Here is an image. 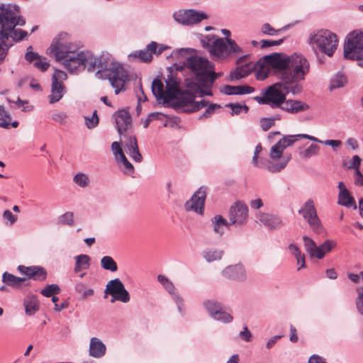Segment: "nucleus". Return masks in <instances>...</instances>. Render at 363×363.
I'll return each mask as SVG.
<instances>
[{
  "instance_id": "1",
  "label": "nucleus",
  "mask_w": 363,
  "mask_h": 363,
  "mask_svg": "<svg viewBox=\"0 0 363 363\" xmlns=\"http://www.w3.org/2000/svg\"><path fill=\"white\" fill-rule=\"evenodd\" d=\"M265 62L275 69L281 82L268 86L262 91V96L255 97V100L272 108H280L288 93L297 94L301 92V82L305 80L310 71V62L301 54L287 55L281 52L265 56Z\"/></svg>"
},
{
  "instance_id": "2",
  "label": "nucleus",
  "mask_w": 363,
  "mask_h": 363,
  "mask_svg": "<svg viewBox=\"0 0 363 363\" xmlns=\"http://www.w3.org/2000/svg\"><path fill=\"white\" fill-rule=\"evenodd\" d=\"M185 66L191 71L194 78L185 79L186 89L184 93L177 99L176 106L183 112L191 113L207 106L206 100L196 101L195 98L212 95L211 88L217 79V74L214 72L213 65L206 58L200 56L188 57Z\"/></svg>"
},
{
  "instance_id": "3",
  "label": "nucleus",
  "mask_w": 363,
  "mask_h": 363,
  "mask_svg": "<svg viewBox=\"0 0 363 363\" xmlns=\"http://www.w3.org/2000/svg\"><path fill=\"white\" fill-rule=\"evenodd\" d=\"M47 53L70 73L79 69L87 67L91 70L98 67V59L89 52L79 51L71 35L65 32L60 33L52 40Z\"/></svg>"
},
{
  "instance_id": "4",
  "label": "nucleus",
  "mask_w": 363,
  "mask_h": 363,
  "mask_svg": "<svg viewBox=\"0 0 363 363\" xmlns=\"http://www.w3.org/2000/svg\"><path fill=\"white\" fill-rule=\"evenodd\" d=\"M26 21L21 16L9 8H0V64L4 61L6 54V40L11 37L15 41L23 40L28 33L21 29H14L17 25L23 26Z\"/></svg>"
},
{
  "instance_id": "5",
  "label": "nucleus",
  "mask_w": 363,
  "mask_h": 363,
  "mask_svg": "<svg viewBox=\"0 0 363 363\" xmlns=\"http://www.w3.org/2000/svg\"><path fill=\"white\" fill-rule=\"evenodd\" d=\"M17 269L24 277H16L8 272H5L2 274V282L13 289L21 290L23 287L30 286L28 280L30 279L43 281L47 278V272L41 267L19 265Z\"/></svg>"
},
{
  "instance_id": "6",
  "label": "nucleus",
  "mask_w": 363,
  "mask_h": 363,
  "mask_svg": "<svg viewBox=\"0 0 363 363\" xmlns=\"http://www.w3.org/2000/svg\"><path fill=\"white\" fill-rule=\"evenodd\" d=\"M308 43L314 52L332 57L337 50L338 38L336 34L329 30L320 29L310 35Z\"/></svg>"
},
{
  "instance_id": "7",
  "label": "nucleus",
  "mask_w": 363,
  "mask_h": 363,
  "mask_svg": "<svg viewBox=\"0 0 363 363\" xmlns=\"http://www.w3.org/2000/svg\"><path fill=\"white\" fill-rule=\"evenodd\" d=\"M100 77L108 79L111 86L115 89V94H118L125 89V85L130 80V75L124 67L117 62H111L101 70L98 71Z\"/></svg>"
},
{
  "instance_id": "8",
  "label": "nucleus",
  "mask_w": 363,
  "mask_h": 363,
  "mask_svg": "<svg viewBox=\"0 0 363 363\" xmlns=\"http://www.w3.org/2000/svg\"><path fill=\"white\" fill-rule=\"evenodd\" d=\"M344 56L352 60H363V32L353 30L347 34L344 43Z\"/></svg>"
},
{
  "instance_id": "9",
  "label": "nucleus",
  "mask_w": 363,
  "mask_h": 363,
  "mask_svg": "<svg viewBox=\"0 0 363 363\" xmlns=\"http://www.w3.org/2000/svg\"><path fill=\"white\" fill-rule=\"evenodd\" d=\"M284 150L281 147L280 143H277L270 150L269 160L267 163V169L271 172H278L284 169L291 160V155H283Z\"/></svg>"
},
{
  "instance_id": "10",
  "label": "nucleus",
  "mask_w": 363,
  "mask_h": 363,
  "mask_svg": "<svg viewBox=\"0 0 363 363\" xmlns=\"http://www.w3.org/2000/svg\"><path fill=\"white\" fill-rule=\"evenodd\" d=\"M67 74L65 72L55 69L52 77L51 94L49 96L50 103L59 101L66 91L64 82L67 80Z\"/></svg>"
},
{
  "instance_id": "11",
  "label": "nucleus",
  "mask_w": 363,
  "mask_h": 363,
  "mask_svg": "<svg viewBox=\"0 0 363 363\" xmlns=\"http://www.w3.org/2000/svg\"><path fill=\"white\" fill-rule=\"evenodd\" d=\"M210 53L216 57H223L230 53H240L242 49L230 38H218L213 41L210 48Z\"/></svg>"
},
{
  "instance_id": "12",
  "label": "nucleus",
  "mask_w": 363,
  "mask_h": 363,
  "mask_svg": "<svg viewBox=\"0 0 363 363\" xmlns=\"http://www.w3.org/2000/svg\"><path fill=\"white\" fill-rule=\"evenodd\" d=\"M105 294L111 295L113 298L111 302L118 301L123 303H128L130 298L128 291L118 278L112 279L107 283Z\"/></svg>"
},
{
  "instance_id": "13",
  "label": "nucleus",
  "mask_w": 363,
  "mask_h": 363,
  "mask_svg": "<svg viewBox=\"0 0 363 363\" xmlns=\"http://www.w3.org/2000/svg\"><path fill=\"white\" fill-rule=\"evenodd\" d=\"M174 20L184 26H191L199 23L208 18L206 13L193 9L179 11L174 14Z\"/></svg>"
},
{
  "instance_id": "14",
  "label": "nucleus",
  "mask_w": 363,
  "mask_h": 363,
  "mask_svg": "<svg viewBox=\"0 0 363 363\" xmlns=\"http://www.w3.org/2000/svg\"><path fill=\"white\" fill-rule=\"evenodd\" d=\"M298 213L303 215L304 219L314 231L317 233L321 231L322 225L318 217L313 200L308 199L298 211Z\"/></svg>"
},
{
  "instance_id": "15",
  "label": "nucleus",
  "mask_w": 363,
  "mask_h": 363,
  "mask_svg": "<svg viewBox=\"0 0 363 363\" xmlns=\"http://www.w3.org/2000/svg\"><path fill=\"white\" fill-rule=\"evenodd\" d=\"M206 189L207 188L204 186L200 187L191 199L186 202L184 207L187 211H192L201 215L203 213Z\"/></svg>"
},
{
  "instance_id": "16",
  "label": "nucleus",
  "mask_w": 363,
  "mask_h": 363,
  "mask_svg": "<svg viewBox=\"0 0 363 363\" xmlns=\"http://www.w3.org/2000/svg\"><path fill=\"white\" fill-rule=\"evenodd\" d=\"M248 218V208L242 202H236L229 211V224L242 225Z\"/></svg>"
},
{
  "instance_id": "17",
  "label": "nucleus",
  "mask_w": 363,
  "mask_h": 363,
  "mask_svg": "<svg viewBox=\"0 0 363 363\" xmlns=\"http://www.w3.org/2000/svg\"><path fill=\"white\" fill-rule=\"evenodd\" d=\"M203 305L214 319L224 323L232 321L233 317L223 311L220 303L213 301H206L203 303Z\"/></svg>"
},
{
  "instance_id": "18",
  "label": "nucleus",
  "mask_w": 363,
  "mask_h": 363,
  "mask_svg": "<svg viewBox=\"0 0 363 363\" xmlns=\"http://www.w3.org/2000/svg\"><path fill=\"white\" fill-rule=\"evenodd\" d=\"M157 48L158 44L155 41H152L146 46L145 49L135 51L131 53L129 57L133 59H138L143 62H150L152 60V54L156 53Z\"/></svg>"
},
{
  "instance_id": "19",
  "label": "nucleus",
  "mask_w": 363,
  "mask_h": 363,
  "mask_svg": "<svg viewBox=\"0 0 363 363\" xmlns=\"http://www.w3.org/2000/svg\"><path fill=\"white\" fill-rule=\"evenodd\" d=\"M222 274L225 277L237 281H244L247 277L245 267L241 264L230 265L225 267L223 270Z\"/></svg>"
},
{
  "instance_id": "20",
  "label": "nucleus",
  "mask_w": 363,
  "mask_h": 363,
  "mask_svg": "<svg viewBox=\"0 0 363 363\" xmlns=\"http://www.w3.org/2000/svg\"><path fill=\"white\" fill-rule=\"evenodd\" d=\"M257 222L262 223L269 229H277L283 225L280 218L262 212H259L257 214Z\"/></svg>"
},
{
  "instance_id": "21",
  "label": "nucleus",
  "mask_w": 363,
  "mask_h": 363,
  "mask_svg": "<svg viewBox=\"0 0 363 363\" xmlns=\"http://www.w3.org/2000/svg\"><path fill=\"white\" fill-rule=\"evenodd\" d=\"M125 152L136 162L143 161V156L140 154L135 136L130 135L125 145Z\"/></svg>"
},
{
  "instance_id": "22",
  "label": "nucleus",
  "mask_w": 363,
  "mask_h": 363,
  "mask_svg": "<svg viewBox=\"0 0 363 363\" xmlns=\"http://www.w3.org/2000/svg\"><path fill=\"white\" fill-rule=\"evenodd\" d=\"M30 49H32V47H29L28 48V51L25 56L26 60L30 63H33V65L40 70L43 72L46 71L50 66L48 62L46 61L45 57L43 58L37 53L30 50Z\"/></svg>"
},
{
  "instance_id": "23",
  "label": "nucleus",
  "mask_w": 363,
  "mask_h": 363,
  "mask_svg": "<svg viewBox=\"0 0 363 363\" xmlns=\"http://www.w3.org/2000/svg\"><path fill=\"white\" fill-rule=\"evenodd\" d=\"M131 116L128 111L121 110L118 112L116 123L120 135H122L131 126Z\"/></svg>"
},
{
  "instance_id": "24",
  "label": "nucleus",
  "mask_w": 363,
  "mask_h": 363,
  "mask_svg": "<svg viewBox=\"0 0 363 363\" xmlns=\"http://www.w3.org/2000/svg\"><path fill=\"white\" fill-rule=\"evenodd\" d=\"M106 352V347L98 337H91L90 340L89 353L94 358L104 357Z\"/></svg>"
},
{
  "instance_id": "25",
  "label": "nucleus",
  "mask_w": 363,
  "mask_h": 363,
  "mask_svg": "<svg viewBox=\"0 0 363 363\" xmlns=\"http://www.w3.org/2000/svg\"><path fill=\"white\" fill-rule=\"evenodd\" d=\"M289 113H298L306 111L309 108V106L301 101L298 100H286L279 108Z\"/></svg>"
},
{
  "instance_id": "26",
  "label": "nucleus",
  "mask_w": 363,
  "mask_h": 363,
  "mask_svg": "<svg viewBox=\"0 0 363 363\" xmlns=\"http://www.w3.org/2000/svg\"><path fill=\"white\" fill-rule=\"evenodd\" d=\"M26 313L28 315H34L39 310V303L36 296L28 294L23 301Z\"/></svg>"
},
{
  "instance_id": "27",
  "label": "nucleus",
  "mask_w": 363,
  "mask_h": 363,
  "mask_svg": "<svg viewBox=\"0 0 363 363\" xmlns=\"http://www.w3.org/2000/svg\"><path fill=\"white\" fill-rule=\"evenodd\" d=\"M255 89L248 85L244 86H223V91L228 95L231 94H247L254 92Z\"/></svg>"
},
{
  "instance_id": "28",
  "label": "nucleus",
  "mask_w": 363,
  "mask_h": 363,
  "mask_svg": "<svg viewBox=\"0 0 363 363\" xmlns=\"http://www.w3.org/2000/svg\"><path fill=\"white\" fill-rule=\"evenodd\" d=\"M337 245V242L333 240H327L322 245L317 246L315 257L322 259L325 255L331 252Z\"/></svg>"
},
{
  "instance_id": "29",
  "label": "nucleus",
  "mask_w": 363,
  "mask_h": 363,
  "mask_svg": "<svg viewBox=\"0 0 363 363\" xmlns=\"http://www.w3.org/2000/svg\"><path fill=\"white\" fill-rule=\"evenodd\" d=\"M75 266L74 271L75 273L82 270L88 269L91 265V258L89 255L82 254L75 257Z\"/></svg>"
},
{
  "instance_id": "30",
  "label": "nucleus",
  "mask_w": 363,
  "mask_h": 363,
  "mask_svg": "<svg viewBox=\"0 0 363 363\" xmlns=\"http://www.w3.org/2000/svg\"><path fill=\"white\" fill-rule=\"evenodd\" d=\"M212 223L213 224V231L219 235H222L225 228L230 225L229 223L220 215L214 216L212 219Z\"/></svg>"
},
{
  "instance_id": "31",
  "label": "nucleus",
  "mask_w": 363,
  "mask_h": 363,
  "mask_svg": "<svg viewBox=\"0 0 363 363\" xmlns=\"http://www.w3.org/2000/svg\"><path fill=\"white\" fill-rule=\"evenodd\" d=\"M177 83L174 80L167 82L166 89L164 90V102L176 98L177 94L179 92Z\"/></svg>"
},
{
  "instance_id": "32",
  "label": "nucleus",
  "mask_w": 363,
  "mask_h": 363,
  "mask_svg": "<svg viewBox=\"0 0 363 363\" xmlns=\"http://www.w3.org/2000/svg\"><path fill=\"white\" fill-rule=\"evenodd\" d=\"M11 118L5 108L3 106H0V127L6 129L9 128L10 126L17 128L18 126V122L13 121L11 123Z\"/></svg>"
},
{
  "instance_id": "33",
  "label": "nucleus",
  "mask_w": 363,
  "mask_h": 363,
  "mask_svg": "<svg viewBox=\"0 0 363 363\" xmlns=\"http://www.w3.org/2000/svg\"><path fill=\"white\" fill-rule=\"evenodd\" d=\"M338 203L346 207L357 208L354 198L350 196L348 191L340 192L338 196Z\"/></svg>"
},
{
  "instance_id": "34",
  "label": "nucleus",
  "mask_w": 363,
  "mask_h": 363,
  "mask_svg": "<svg viewBox=\"0 0 363 363\" xmlns=\"http://www.w3.org/2000/svg\"><path fill=\"white\" fill-rule=\"evenodd\" d=\"M152 91L157 100L162 99L164 101V85L161 80L157 79L153 80Z\"/></svg>"
},
{
  "instance_id": "35",
  "label": "nucleus",
  "mask_w": 363,
  "mask_h": 363,
  "mask_svg": "<svg viewBox=\"0 0 363 363\" xmlns=\"http://www.w3.org/2000/svg\"><path fill=\"white\" fill-rule=\"evenodd\" d=\"M101 265L105 270L112 272L118 270V265L114 259L110 256H104L101 259Z\"/></svg>"
},
{
  "instance_id": "36",
  "label": "nucleus",
  "mask_w": 363,
  "mask_h": 363,
  "mask_svg": "<svg viewBox=\"0 0 363 363\" xmlns=\"http://www.w3.org/2000/svg\"><path fill=\"white\" fill-rule=\"evenodd\" d=\"M305 135L306 134L289 135L283 137L277 143H280L281 147L284 150L287 147L293 145L294 143L296 141H297L298 138H304L301 135Z\"/></svg>"
},
{
  "instance_id": "37",
  "label": "nucleus",
  "mask_w": 363,
  "mask_h": 363,
  "mask_svg": "<svg viewBox=\"0 0 363 363\" xmlns=\"http://www.w3.org/2000/svg\"><path fill=\"white\" fill-rule=\"evenodd\" d=\"M223 255V252L222 250H209L203 252V257L208 262L220 260Z\"/></svg>"
},
{
  "instance_id": "38",
  "label": "nucleus",
  "mask_w": 363,
  "mask_h": 363,
  "mask_svg": "<svg viewBox=\"0 0 363 363\" xmlns=\"http://www.w3.org/2000/svg\"><path fill=\"white\" fill-rule=\"evenodd\" d=\"M320 147L315 144H311L304 150L300 151L299 155L303 159H308L313 156L318 155Z\"/></svg>"
},
{
  "instance_id": "39",
  "label": "nucleus",
  "mask_w": 363,
  "mask_h": 363,
  "mask_svg": "<svg viewBox=\"0 0 363 363\" xmlns=\"http://www.w3.org/2000/svg\"><path fill=\"white\" fill-rule=\"evenodd\" d=\"M289 250L291 252V253L295 256L297 261V264H299L301 260L302 261V264L298 268V269L299 270L302 268H304L306 267L305 255L301 254L299 248L296 245L291 244L289 246Z\"/></svg>"
},
{
  "instance_id": "40",
  "label": "nucleus",
  "mask_w": 363,
  "mask_h": 363,
  "mask_svg": "<svg viewBox=\"0 0 363 363\" xmlns=\"http://www.w3.org/2000/svg\"><path fill=\"white\" fill-rule=\"evenodd\" d=\"M301 136L303 137L304 139H308V140L313 141V142L330 145V146L333 147V148L340 147L342 144V142L340 140H327L323 141V140H320L318 138H317L314 136L310 135H301Z\"/></svg>"
},
{
  "instance_id": "41",
  "label": "nucleus",
  "mask_w": 363,
  "mask_h": 363,
  "mask_svg": "<svg viewBox=\"0 0 363 363\" xmlns=\"http://www.w3.org/2000/svg\"><path fill=\"white\" fill-rule=\"evenodd\" d=\"M157 281L164 286V288L171 294L175 293V286L174 284L164 275L159 274Z\"/></svg>"
},
{
  "instance_id": "42",
  "label": "nucleus",
  "mask_w": 363,
  "mask_h": 363,
  "mask_svg": "<svg viewBox=\"0 0 363 363\" xmlns=\"http://www.w3.org/2000/svg\"><path fill=\"white\" fill-rule=\"evenodd\" d=\"M263 65L260 66L259 69L257 72V79L259 80H264L269 76L270 68L273 69L271 65L265 62V57H264ZM274 69H275L274 68Z\"/></svg>"
},
{
  "instance_id": "43",
  "label": "nucleus",
  "mask_w": 363,
  "mask_h": 363,
  "mask_svg": "<svg viewBox=\"0 0 363 363\" xmlns=\"http://www.w3.org/2000/svg\"><path fill=\"white\" fill-rule=\"evenodd\" d=\"M303 240L306 250L311 257H315V254L316 252L315 249L317 248L315 242L307 236H303Z\"/></svg>"
},
{
  "instance_id": "44",
  "label": "nucleus",
  "mask_w": 363,
  "mask_h": 363,
  "mask_svg": "<svg viewBox=\"0 0 363 363\" xmlns=\"http://www.w3.org/2000/svg\"><path fill=\"white\" fill-rule=\"evenodd\" d=\"M73 181L75 184L82 188L88 186L90 182L89 177L84 173L77 174L74 177Z\"/></svg>"
},
{
  "instance_id": "45",
  "label": "nucleus",
  "mask_w": 363,
  "mask_h": 363,
  "mask_svg": "<svg viewBox=\"0 0 363 363\" xmlns=\"http://www.w3.org/2000/svg\"><path fill=\"white\" fill-rule=\"evenodd\" d=\"M60 292V289L57 284H49L42 289L40 294L45 297H50L54 294H58Z\"/></svg>"
},
{
  "instance_id": "46",
  "label": "nucleus",
  "mask_w": 363,
  "mask_h": 363,
  "mask_svg": "<svg viewBox=\"0 0 363 363\" xmlns=\"http://www.w3.org/2000/svg\"><path fill=\"white\" fill-rule=\"evenodd\" d=\"M347 82L346 77L343 75H337L330 82V89L333 90L335 89L342 87Z\"/></svg>"
},
{
  "instance_id": "47",
  "label": "nucleus",
  "mask_w": 363,
  "mask_h": 363,
  "mask_svg": "<svg viewBox=\"0 0 363 363\" xmlns=\"http://www.w3.org/2000/svg\"><path fill=\"white\" fill-rule=\"evenodd\" d=\"M249 74V72L247 68L238 67L234 72H233L230 78L231 80H238L247 77Z\"/></svg>"
},
{
  "instance_id": "48",
  "label": "nucleus",
  "mask_w": 363,
  "mask_h": 363,
  "mask_svg": "<svg viewBox=\"0 0 363 363\" xmlns=\"http://www.w3.org/2000/svg\"><path fill=\"white\" fill-rule=\"evenodd\" d=\"M59 223L62 225H72L74 224V214L72 212H66L59 218Z\"/></svg>"
},
{
  "instance_id": "49",
  "label": "nucleus",
  "mask_w": 363,
  "mask_h": 363,
  "mask_svg": "<svg viewBox=\"0 0 363 363\" xmlns=\"http://www.w3.org/2000/svg\"><path fill=\"white\" fill-rule=\"evenodd\" d=\"M282 29H275L269 23H264L261 28V31L263 34L269 35H276L279 32H281Z\"/></svg>"
},
{
  "instance_id": "50",
  "label": "nucleus",
  "mask_w": 363,
  "mask_h": 363,
  "mask_svg": "<svg viewBox=\"0 0 363 363\" xmlns=\"http://www.w3.org/2000/svg\"><path fill=\"white\" fill-rule=\"evenodd\" d=\"M274 118H262L260 119V126L264 131H267L275 124Z\"/></svg>"
},
{
  "instance_id": "51",
  "label": "nucleus",
  "mask_w": 363,
  "mask_h": 363,
  "mask_svg": "<svg viewBox=\"0 0 363 363\" xmlns=\"http://www.w3.org/2000/svg\"><path fill=\"white\" fill-rule=\"evenodd\" d=\"M85 121L88 128H93L96 127L99 123V117L97 116V111H94L91 118L85 117Z\"/></svg>"
},
{
  "instance_id": "52",
  "label": "nucleus",
  "mask_w": 363,
  "mask_h": 363,
  "mask_svg": "<svg viewBox=\"0 0 363 363\" xmlns=\"http://www.w3.org/2000/svg\"><path fill=\"white\" fill-rule=\"evenodd\" d=\"M119 160L123 163L125 170L124 172L127 174H130L133 173L134 167L133 164L128 160L125 155H121V157L119 158Z\"/></svg>"
},
{
  "instance_id": "53",
  "label": "nucleus",
  "mask_w": 363,
  "mask_h": 363,
  "mask_svg": "<svg viewBox=\"0 0 363 363\" xmlns=\"http://www.w3.org/2000/svg\"><path fill=\"white\" fill-rule=\"evenodd\" d=\"M227 106L231 108L233 115L239 114L242 110H245V112L247 113L249 109L246 105H240L238 104H229Z\"/></svg>"
},
{
  "instance_id": "54",
  "label": "nucleus",
  "mask_w": 363,
  "mask_h": 363,
  "mask_svg": "<svg viewBox=\"0 0 363 363\" xmlns=\"http://www.w3.org/2000/svg\"><path fill=\"white\" fill-rule=\"evenodd\" d=\"M52 119L60 124H65L67 123V116L64 112H56L52 114Z\"/></svg>"
},
{
  "instance_id": "55",
  "label": "nucleus",
  "mask_w": 363,
  "mask_h": 363,
  "mask_svg": "<svg viewBox=\"0 0 363 363\" xmlns=\"http://www.w3.org/2000/svg\"><path fill=\"white\" fill-rule=\"evenodd\" d=\"M111 150L116 156L117 160H119V158L121 157V155H124L123 150L118 142H113L111 144Z\"/></svg>"
},
{
  "instance_id": "56",
  "label": "nucleus",
  "mask_w": 363,
  "mask_h": 363,
  "mask_svg": "<svg viewBox=\"0 0 363 363\" xmlns=\"http://www.w3.org/2000/svg\"><path fill=\"white\" fill-rule=\"evenodd\" d=\"M284 42V39H280L278 40H262L260 41L261 48H265L270 46H276L279 45Z\"/></svg>"
},
{
  "instance_id": "57",
  "label": "nucleus",
  "mask_w": 363,
  "mask_h": 363,
  "mask_svg": "<svg viewBox=\"0 0 363 363\" xmlns=\"http://www.w3.org/2000/svg\"><path fill=\"white\" fill-rule=\"evenodd\" d=\"M220 106L217 104H211L205 111V112L199 117V119H202L204 118L209 117L211 114H213L216 108H219Z\"/></svg>"
},
{
  "instance_id": "58",
  "label": "nucleus",
  "mask_w": 363,
  "mask_h": 363,
  "mask_svg": "<svg viewBox=\"0 0 363 363\" xmlns=\"http://www.w3.org/2000/svg\"><path fill=\"white\" fill-rule=\"evenodd\" d=\"M262 150V147L261 144H258L255 150L254 156L252 157V163L255 166L260 167L259 162H258V156L259 153Z\"/></svg>"
},
{
  "instance_id": "59",
  "label": "nucleus",
  "mask_w": 363,
  "mask_h": 363,
  "mask_svg": "<svg viewBox=\"0 0 363 363\" xmlns=\"http://www.w3.org/2000/svg\"><path fill=\"white\" fill-rule=\"evenodd\" d=\"M3 217L10 222V225L13 224L17 220V216L13 215L9 210H6L4 212Z\"/></svg>"
},
{
  "instance_id": "60",
  "label": "nucleus",
  "mask_w": 363,
  "mask_h": 363,
  "mask_svg": "<svg viewBox=\"0 0 363 363\" xmlns=\"http://www.w3.org/2000/svg\"><path fill=\"white\" fill-rule=\"evenodd\" d=\"M361 163V159L358 155H354L352 157L350 165L349 166V169H354L355 172L357 169H359V166Z\"/></svg>"
},
{
  "instance_id": "61",
  "label": "nucleus",
  "mask_w": 363,
  "mask_h": 363,
  "mask_svg": "<svg viewBox=\"0 0 363 363\" xmlns=\"http://www.w3.org/2000/svg\"><path fill=\"white\" fill-rule=\"evenodd\" d=\"M239 336L242 340L250 342L252 338V333L250 332L247 327L245 326L244 330L240 333Z\"/></svg>"
},
{
  "instance_id": "62",
  "label": "nucleus",
  "mask_w": 363,
  "mask_h": 363,
  "mask_svg": "<svg viewBox=\"0 0 363 363\" xmlns=\"http://www.w3.org/2000/svg\"><path fill=\"white\" fill-rule=\"evenodd\" d=\"M357 308L359 312L363 315V291L359 292V296L356 301Z\"/></svg>"
},
{
  "instance_id": "63",
  "label": "nucleus",
  "mask_w": 363,
  "mask_h": 363,
  "mask_svg": "<svg viewBox=\"0 0 363 363\" xmlns=\"http://www.w3.org/2000/svg\"><path fill=\"white\" fill-rule=\"evenodd\" d=\"M354 184L359 186H363V174L360 172L359 169L355 172Z\"/></svg>"
},
{
  "instance_id": "64",
  "label": "nucleus",
  "mask_w": 363,
  "mask_h": 363,
  "mask_svg": "<svg viewBox=\"0 0 363 363\" xmlns=\"http://www.w3.org/2000/svg\"><path fill=\"white\" fill-rule=\"evenodd\" d=\"M308 363H326V362L323 357L313 354L309 358Z\"/></svg>"
}]
</instances>
